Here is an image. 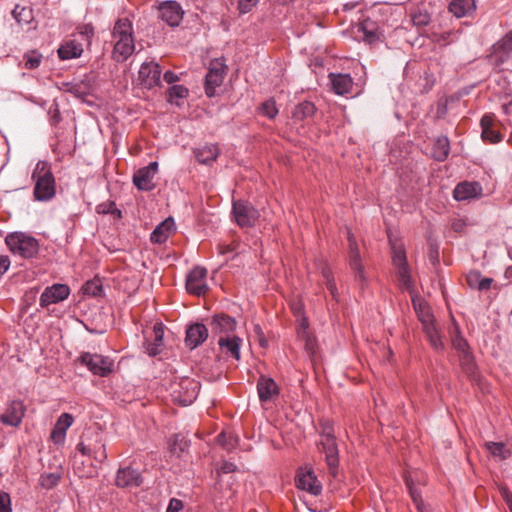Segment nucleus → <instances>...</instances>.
Here are the masks:
<instances>
[{
    "label": "nucleus",
    "instance_id": "60",
    "mask_svg": "<svg viewBox=\"0 0 512 512\" xmlns=\"http://www.w3.org/2000/svg\"><path fill=\"white\" fill-rule=\"evenodd\" d=\"M308 326H309V323H308L307 318L302 317V318L300 319V321H299V326H298V336H302V335H305V334H309Z\"/></svg>",
    "mask_w": 512,
    "mask_h": 512
},
{
    "label": "nucleus",
    "instance_id": "49",
    "mask_svg": "<svg viewBox=\"0 0 512 512\" xmlns=\"http://www.w3.org/2000/svg\"><path fill=\"white\" fill-rule=\"evenodd\" d=\"M259 110L264 116L268 117L269 119H273L278 114L276 103L272 99L265 101L260 106Z\"/></svg>",
    "mask_w": 512,
    "mask_h": 512
},
{
    "label": "nucleus",
    "instance_id": "44",
    "mask_svg": "<svg viewBox=\"0 0 512 512\" xmlns=\"http://www.w3.org/2000/svg\"><path fill=\"white\" fill-rule=\"evenodd\" d=\"M189 94L188 89L183 85H173L168 89V101L179 105L178 99L186 98Z\"/></svg>",
    "mask_w": 512,
    "mask_h": 512
},
{
    "label": "nucleus",
    "instance_id": "10",
    "mask_svg": "<svg viewBox=\"0 0 512 512\" xmlns=\"http://www.w3.org/2000/svg\"><path fill=\"white\" fill-rule=\"evenodd\" d=\"M510 59H512V31L493 45L489 55L490 62L497 67Z\"/></svg>",
    "mask_w": 512,
    "mask_h": 512
},
{
    "label": "nucleus",
    "instance_id": "57",
    "mask_svg": "<svg viewBox=\"0 0 512 512\" xmlns=\"http://www.w3.org/2000/svg\"><path fill=\"white\" fill-rule=\"evenodd\" d=\"M451 226L456 233H463L466 227V222L463 219H454Z\"/></svg>",
    "mask_w": 512,
    "mask_h": 512
},
{
    "label": "nucleus",
    "instance_id": "19",
    "mask_svg": "<svg viewBox=\"0 0 512 512\" xmlns=\"http://www.w3.org/2000/svg\"><path fill=\"white\" fill-rule=\"evenodd\" d=\"M139 79L147 88H152L160 83L161 68L153 61L144 62L139 69Z\"/></svg>",
    "mask_w": 512,
    "mask_h": 512
},
{
    "label": "nucleus",
    "instance_id": "55",
    "mask_svg": "<svg viewBox=\"0 0 512 512\" xmlns=\"http://www.w3.org/2000/svg\"><path fill=\"white\" fill-rule=\"evenodd\" d=\"M358 31L363 32L364 40L368 42H372L376 38V34L372 29H368L367 24L365 22L361 23L358 27Z\"/></svg>",
    "mask_w": 512,
    "mask_h": 512
},
{
    "label": "nucleus",
    "instance_id": "43",
    "mask_svg": "<svg viewBox=\"0 0 512 512\" xmlns=\"http://www.w3.org/2000/svg\"><path fill=\"white\" fill-rule=\"evenodd\" d=\"M15 20L20 24H29L33 19L32 9L16 5L12 11Z\"/></svg>",
    "mask_w": 512,
    "mask_h": 512
},
{
    "label": "nucleus",
    "instance_id": "18",
    "mask_svg": "<svg viewBox=\"0 0 512 512\" xmlns=\"http://www.w3.org/2000/svg\"><path fill=\"white\" fill-rule=\"evenodd\" d=\"M70 288L65 284H54L45 288L40 296V305L47 307L51 304L58 303L68 298Z\"/></svg>",
    "mask_w": 512,
    "mask_h": 512
},
{
    "label": "nucleus",
    "instance_id": "51",
    "mask_svg": "<svg viewBox=\"0 0 512 512\" xmlns=\"http://www.w3.org/2000/svg\"><path fill=\"white\" fill-rule=\"evenodd\" d=\"M299 338L304 341V347H305V350L307 351V353L309 355H313L316 352V347H317L315 337L309 333V334L299 336Z\"/></svg>",
    "mask_w": 512,
    "mask_h": 512
},
{
    "label": "nucleus",
    "instance_id": "61",
    "mask_svg": "<svg viewBox=\"0 0 512 512\" xmlns=\"http://www.w3.org/2000/svg\"><path fill=\"white\" fill-rule=\"evenodd\" d=\"M10 266V260L8 256H0V276L3 275Z\"/></svg>",
    "mask_w": 512,
    "mask_h": 512
},
{
    "label": "nucleus",
    "instance_id": "41",
    "mask_svg": "<svg viewBox=\"0 0 512 512\" xmlns=\"http://www.w3.org/2000/svg\"><path fill=\"white\" fill-rule=\"evenodd\" d=\"M460 359V365L462 368V371L471 379L476 380L477 378V366L474 361V358L472 354L466 353L459 356Z\"/></svg>",
    "mask_w": 512,
    "mask_h": 512
},
{
    "label": "nucleus",
    "instance_id": "5",
    "mask_svg": "<svg viewBox=\"0 0 512 512\" xmlns=\"http://www.w3.org/2000/svg\"><path fill=\"white\" fill-rule=\"evenodd\" d=\"M9 250L22 258H32L38 253V241L25 233L14 232L10 233L5 238Z\"/></svg>",
    "mask_w": 512,
    "mask_h": 512
},
{
    "label": "nucleus",
    "instance_id": "3",
    "mask_svg": "<svg viewBox=\"0 0 512 512\" xmlns=\"http://www.w3.org/2000/svg\"><path fill=\"white\" fill-rule=\"evenodd\" d=\"M319 450L325 455L329 473L336 477L339 466V450L333 426L329 421L320 423Z\"/></svg>",
    "mask_w": 512,
    "mask_h": 512
},
{
    "label": "nucleus",
    "instance_id": "14",
    "mask_svg": "<svg viewBox=\"0 0 512 512\" xmlns=\"http://www.w3.org/2000/svg\"><path fill=\"white\" fill-rule=\"evenodd\" d=\"M296 487L317 496L322 491V485L312 469L300 470L295 478Z\"/></svg>",
    "mask_w": 512,
    "mask_h": 512
},
{
    "label": "nucleus",
    "instance_id": "48",
    "mask_svg": "<svg viewBox=\"0 0 512 512\" xmlns=\"http://www.w3.org/2000/svg\"><path fill=\"white\" fill-rule=\"evenodd\" d=\"M60 480V474L58 473H47L40 476L39 482L43 488L51 489L55 487Z\"/></svg>",
    "mask_w": 512,
    "mask_h": 512
},
{
    "label": "nucleus",
    "instance_id": "52",
    "mask_svg": "<svg viewBox=\"0 0 512 512\" xmlns=\"http://www.w3.org/2000/svg\"><path fill=\"white\" fill-rule=\"evenodd\" d=\"M0 512H12L10 496L4 491H0Z\"/></svg>",
    "mask_w": 512,
    "mask_h": 512
},
{
    "label": "nucleus",
    "instance_id": "45",
    "mask_svg": "<svg viewBox=\"0 0 512 512\" xmlns=\"http://www.w3.org/2000/svg\"><path fill=\"white\" fill-rule=\"evenodd\" d=\"M96 212L98 214H111L118 218H121L122 213L121 211L116 207V204L114 201H105L96 206Z\"/></svg>",
    "mask_w": 512,
    "mask_h": 512
},
{
    "label": "nucleus",
    "instance_id": "25",
    "mask_svg": "<svg viewBox=\"0 0 512 512\" xmlns=\"http://www.w3.org/2000/svg\"><path fill=\"white\" fill-rule=\"evenodd\" d=\"M142 482L141 474L131 467L119 469L116 475L115 483L118 487H137Z\"/></svg>",
    "mask_w": 512,
    "mask_h": 512
},
{
    "label": "nucleus",
    "instance_id": "36",
    "mask_svg": "<svg viewBox=\"0 0 512 512\" xmlns=\"http://www.w3.org/2000/svg\"><path fill=\"white\" fill-rule=\"evenodd\" d=\"M485 447L492 457L501 461L508 459L512 454V450L503 442H486Z\"/></svg>",
    "mask_w": 512,
    "mask_h": 512
},
{
    "label": "nucleus",
    "instance_id": "17",
    "mask_svg": "<svg viewBox=\"0 0 512 512\" xmlns=\"http://www.w3.org/2000/svg\"><path fill=\"white\" fill-rule=\"evenodd\" d=\"M210 326L214 334L220 336L234 335L233 332L236 330L237 321L227 314L219 313L212 317Z\"/></svg>",
    "mask_w": 512,
    "mask_h": 512
},
{
    "label": "nucleus",
    "instance_id": "30",
    "mask_svg": "<svg viewBox=\"0 0 512 512\" xmlns=\"http://www.w3.org/2000/svg\"><path fill=\"white\" fill-rule=\"evenodd\" d=\"M405 484L418 512H431L424 504L421 491L416 486L415 480L411 474L405 476Z\"/></svg>",
    "mask_w": 512,
    "mask_h": 512
},
{
    "label": "nucleus",
    "instance_id": "4",
    "mask_svg": "<svg viewBox=\"0 0 512 512\" xmlns=\"http://www.w3.org/2000/svg\"><path fill=\"white\" fill-rule=\"evenodd\" d=\"M200 383L190 377L176 378L170 384L173 400L183 406L190 405L197 398Z\"/></svg>",
    "mask_w": 512,
    "mask_h": 512
},
{
    "label": "nucleus",
    "instance_id": "22",
    "mask_svg": "<svg viewBox=\"0 0 512 512\" xmlns=\"http://www.w3.org/2000/svg\"><path fill=\"white\" fill-rule=\"evenodd\" d=\"M257 392L262 403L270 402L279 395V387L272 378L262 375L257 382Z\"/></svg>",
    "mask_w": 512,
    "mask_h": 512
},
{
    "label": "nucleus",
    "instance_id": "15",
    "mask_svg": "<svg viewBox=\"0 0 512 512\" xmlns=\"http://www.w3.org/2000/svg\"><path fill=\"white\" fill-rule=\"evenodd\" d=\"M183 10L176 1H164L159 5V16L169 26H178L183 18Z\"/></svg>",
    "mask_w": 512,
    "mask_h": 512
},
{
    "label": "nucleus",
    "instance_id": "23",
    "mask_svg": "<svg viewBox=\"0 0 512 512\" xmlns=\"http://www.w3.org/2000/svg\"><path fill=\"white\" fill-rule=\"evenodd\" d=\"M208 337V329L204 324L195 323L186 331L185 343L190 349L200 346Z\"/></svg>",
    "mask_w": 512,
    "mask_h": 512
},
{
    "label": "nucleus",
    "instance_id": "35",
    "mask_svg": "<svg viewBox=\"0 0 512 512\" xmlns=\"http://www.w3.org/2000/svg\"><path fill=\"white\" fill-rule=\"evenodd\" d=\"M450 151V142L446 136L438 137L432 147V157L437 161H444Z\"/></svg>",
    "mask_w": 512,
    "mask_h": 512
},
{
    "label": "nucleus",
    "instance_id": "32",
    "mask_svg": "<svg viewBox=\"0 0 512 512\" xmlns=\"http://www.w3.org/2000/svg\"><path fill=\"white\" fill-rule=\"evenodd\" d=\"M333 91L338 95L349 93L353 87V79L348 74H330Z\"/></svg>",
    "mask_w": 512,
    "mask_h": 512
},
{
    "label": "nucleus",
    "instance_id": "2",
    "mask_svg": "<svg viewBox=\"0 0 512 512\" xmlns=\"http://www.w3.org/2000/svg\"><path fill=\"white\" fill-rule=\"evenodd\" d=\"M31 177L34 181L33 198L35 201L47 202L55 197L56 182L48 162L38 161Z\"/></svg>",
    "mask_w": 512,
    "mask_h": 512
},
{
    "label": "nucleus",
    "instance_id": "11",
    "mask_svg": "<svg viewBox=\"0 0 512 512\" xmlns=\"http://www.w3.org/2000/svg\"><path fill=\"white\" fill-rule=\"evenodd\" d=\"M207 270L204 267H194L186 278V289L190 294L200 296L207 292L206 283Z\"/></svg>",
    "mask_w": 512,
    "mask_h": 512
},
{
    "label": "nucleus",
    "instance_id": "42",
    "mask_svg": "<svg viewBox=\"0 0 512 512\" xmlns=\"http://www.w3.org/2000/svg\"><path fill=\"white\" fill-rule=\"evenodd\" d=\"M315 110L316 108L312 102L304 101L295 107L292 116L294 119L301 121L313 116Z\"/></svg>",
    "mask_w": 512,
    "mask_h": 512
},
{
    "label": "nucleus",
    "instance_id": "20",
    "mask_svg": "<svg viewBox=\"0 0 512 512\" xmlns=\"http://www.w3.org/2000/svg\"><path fill=\"white\" fill-rule=\"evenodd\" d=\"M25 414V407L21 401H12L5 412L0 416V422L11 427H18Z\"/></svg>",
    "mask_w": 512,
    "mask_h": 512
},
{
    "label": "nucleus",
    "instance_id": "8",
    "mask_svg": "<svg viewBox=\"0 0 512 512\" xmlns=\"http://www.w3.org/2000/svg\"><path fill=\"white\" fill-rule=\"evenodd\" d=\"M226 75V66L219 60L210 63L208 72L205 77V93L211 98L215 96L216 88L219 87Z\"/></svg>",
    "mask_w": 512,
    "mask_h": 512
},
{
    "label": "nucleus",
    "instance_id": "7",
    "mask_svg": "<svg viewBox=\"0 0 512 512\" xmlns=\"http://www.w3.org/2000/svg\"><path fill=\"white\" fill-rule=\"evenodd\" d=\"M79 361L94 375L104 377L113 370V361L109 357L99 354L83 353Z\"/></svg>",
    "mask_w": 512,
    "mask_h": 512
},
{
    "label": "nucleus",
    "instance_id": "58",
    "mask_svg": "<svg viewBox=\"0 0 512 512\" xmlns=\"http://www.w3.org/2000/svg\"><path fill=\"white\" fill-rule=\"evenodd\" d=\"M254 333L255 335L257 336L258 338V341H259V344L262 346V347H265L267 345V341L264 337V333H263V330L261 328L260 325L256 324L254 326Z\"/></svg>",
    "mask_w": 512,
    "mask_h": 512
},
{
    "label": "nucleus",
    "instance_id": "62",
    "mask_svg": "<svg viewBox=\"0 0 512 512\" xmlns=\"http://www.w3.org/2000/svg\"><path fill=\"white\" fill-rule=\"evenodd\" d=\"M236 469H237V466L232 462H225L220 467V471L225 474L234 472V471H236Z\"/></svg>",
    "mask_w": 512,
    "mask_h": 512
},
{
    "label": "nucleus",
    "instance_id": "59",
    "mask_svg": "<svg viewBox=\"0 0 512 512\" xmlns=\"http://www.w3.org/2000/svg\"><path fill=\"white\" fill-rule=\"evenodd\" d=\"M494 123V118L492 115L486 114L481 118L480 125L482 130L487 128H492Z\"/></svg>",
    "mask_w": 512,
    "mask_h": 512
},
{
    "label": "nucleus",
    "instance_id": "64",
    "mask_svg": "<svg viewBox=\"0 0 512 512\" xmlns=\"http://www.w3.org/2000/svg\"><path fill=\"white\" fill-rule=\"evenodd\" d=\"M163 77H164V80H165L167 83H169V84L174 83V82H176V81H178V80H179L178 75H176V74H175L174 72H172V71H166V72L164 73V76H163Z\"/></svg>",
    "mask_w": 512,
    "mask_h": 512
},
{
    "label": "nucleus",
    "instance_id": "27",
    "mask_svg": "<svg viewBox=\"0 0 512 512\" xmlns=\"http://www.w3.org/2000/svg\"><path fill=\"white\" fill-rule=\"evenodd\" d=\"M164 328L161 323L154 325L152 334L146 339V352L150 356H156L161 352L163 346Z\"/></svg>",
    "mask_w": 512,
    "mask_h": 512
},
{
    "label": "nucleus",
    "instance_id": "50",
    "mask_svg": "<svg viewBox=\"0 0 512 512\" xmlns=\"http://www.w3.org/2000/svg\"><path fill=\"white\" fill-rule=\"evenodd\" d=\"M481 136L484 141H489L490 143H498L502 140L501 134L494 130L493 127L483 129Z\"/></svg>",
    "mask_w": 512,
    "mask_h": 512
},
{
    "label": "nucleus",
    "instance_id": "56",
    "mask_svg": "<svg viewBox=\"0 0 512 512\" xmlns=\"http://www.w3.org/2000/svg\"><path fill=\"white\" fill-rule=\"evenodd\" d=\"M182 508H183L182 501L179 499H176V498H172L169 502L167 511L179 512L180 510H182Z\"/></svg>",
    "mask_w": 512,
    "mask_h": 512
},
{
    "label": "nucleus",
    "instance_id": "53",
    "mask_svg": "<svg viewBox=\"0 0 512 512\" xmlns=\"http://www.w3.org/2000/svg\"><path fill=\"white\" fill-rule=\"evenodd\" d=\"M258 2L259 0H238V9L240 13H248Z\"/></svg>",
    "mask_w": 512,
    "mask_h": 512
},
{
    "label": "nucleus",
    "instance_id": "9",
    "mask_svg": "<svg viewBox=\"0 0 512 512\" xmlns=\"http://www.w3.org/2000/svg\"><path fill=\"white\" fill-rule=\"evenodd\" d=\"M392 263L397 270V276L403 288L409 289L411 286V276L407 264L404 248L399 245L392 247Z\"/></svg>",
    "mask_w": 512,
    "mask_h": 512
},
{
    "label": "nucleus",
    "instance_id": "1",
    "mask_svg": "<svg viewBox=\"0 0 512 512\" xmlns=\"http://www.w3.org/2000/svg\"><path fill=\"white\" fill-rule=\"evenodd\" d=\"M113 44L112 58L117 62L127 60L135 51L132 21L128 17L119 18L111 32Z\"/></svg>",
    "mask_w": 512,
    "mask_h": 512
},
{
    "label": "nucleus",
    "instance_id": "28",
    "mask_svg": "<svg viewBox=\"0 0 512 512\" xmlns=\"http://www.w3.org/2000/svg\"><path fill=\"white\" fill-rule=\"evenodd\" d=\"M174 230V220L172 218H167L153 230V232L150 235V240L153 243L161 244L168 239V237Z\"/></svg>",
    "mask_w": 512,
    "mask_h": 512
},
{
    "label": "nucleus",
    "instance_id": "29",
    "mask_svg": "<svg viewBox=\"0 0 512 512\" xmlns=\"http://www.w3.org/2000/svg\"><path fill=\"white\" fill-rule=\"evenodd\" d=\"M475 9V0H452L449 4V11L457 18L469 16Z\"/></svg>",
    "mask_w": 512,
    "mask_h": 512
},
{
    "label": "nucleus",
    "instance_id": "6",
    "mask_svg": "<svg viewBox=\"0 0 512 512\" xmlns=\"http://www.w3.org/2000/svg\"><path fill=\"white\" fill-rule=\"evenodd\" d=\"M232 214L242 228L254 226L259 218L258 210L249 202L242 200L233 202Z\"/></svg>",
    "mask_w": 512,
    "mask_h": 512
},
{
    "label": "nucleus",
    "instance_id": "24",
    "mask_svg": "<svg viewBox=\"0 0 512 512\" xmlns=\"http://www.w3.org/2000/svg\"><path fill=\"white\" fill-rule=\"evenodd\" d=\"M74 418L69 413L61 414L51 432V439L56 444H62L66 438L67 430L72 426Z\"/></svg>",
    "mask_w": 512,
    "mask_h": 512
},
{
    "label": "nucleus",
    "instance_id": "34",
    "mask_svg": "<svg viewBox=\"0 0 512 512\" xmlns=\"http://www.w3.org/2000/svg\"><path fill=\"white\" fill-rule=\"evenodd\" d=\"M466 281L470 288L483 291L490 288L493 280L488 277H482L479 271L473 270L467 274Z\"/></svg>",
    "mask_w": 512,
    "mask_h": 512
},
{
    "label": "nucleus",
    "instance_id": "40",
    "mask_svg": "<svg viewBox=\"0 0 512 512\" xmlns=\"http://www.w3.org/2000/svg\"><path fill=\"white\" fill-rule=\"evenodd\" d=\"M319 269L321 271V275H322V277L325 280L326 287L329 290L332 298L335 301H338L339 300V293H338V289L336 287V283H335V280H334L333 273H332L331 269L324 262H322L320 264Z\"/></svg>",
    "mask_w": 512,
    "mask_h": 512
},
{
    "label": "nucleus",
    "instance_id": "31",
    "mask_svg": "<svg viewBox=\"0 0 512 512\" xmlns=\"http://www.w3.org/2000/svg\"><path fill=\"white\" fill-rule=\"evenodd\" d=\"M84 48L73 38L65 41L58 49V55L62 60L78 58L82 55Z\"/></svg>",
    "mask_w": 512,
    "mask_h": 512
},
{
    "label": "nucleus",
    "instance_id": "16",
    "mask_svg": "<svg viewBox=\"0 0 512 512\" xmlns=\"http://www.w3.org/2000/svg\"><path fill=\"white\" fill-rule=\"evenodd\" d=\"M348 242L350 266L355 273V279L361 284H364L366 282V276L364 273L363 265L361 263L359 248L354 235L350 232H348Z\"/></svg>",
    "mask_w": 512,
    "mask_h": 512
},
{
    "label": "nucleus",
    "instance_id": "39",
    "mask_svg": "<svg viewBox=\"0 0 512 512\" xmlns=\"http://www.w3.org/2000/svg\"><path fill=\"white\" fill-rule=\"evenodd\" d=\"M430 345L435 350H442L444 348L443 341L436 329L434 323H430L428 320H424V329H423Z\"/></svg>",
    "mask_w": 512,
    "mask_h": 512
},
{
    "label": "nucleus",
    "instance_id": "13",
    "mask_svg": "<svg viewBox=\"0 0 512 512\" xmlns=\"http://www.w3.org/2000/svg\"><path fill=\"white\" fill-rule=\"evenodd\" d=\"M76 449L84 456L93 458L98 463H103L107 459L106 446L101 439H84L77 444Z\"/></svg>",
    "mask_w": 512,
    "mask_h": 512
},
{
    "label": "nucleus",
    "instance_id": "46",
    "mask_svg": "<svg viewBox=\"0 0 512 512\" xmlns=\"http://www.w3.org/2000/svg\"><path fill=\"white\" fill-rule=\"evenodd\" d=\"M217 442L226 450L231 451L237 446L238 439L233 434H227L226 432H221L217 436Z\"/></svg>",
    "mask_w": 512,
    "mask_h": 512
},
{
    "label": "nucleus",
    "instance_id": "38",
    "mask_svg": "<svg viewBox=\"0 0 512 512\" xmlns=\"http://www.w3.org/2000/svg\"><path fill=\"white\" fill-rule=\"evenodd\" d=\"M94 36V27L91 24H84L77 28L73 34V39L81 43V47H89Z\"/></svg>",
    "mask_w": 512,
    "mask_h": 512
},
{
    "label": "nucleus",
    "instance_id": "12",
    "mask_svg": "<svg viewBox=\"0 0 512 512\" xmlns=\"http://www.w3.org/2000/svg\"><path fill=\"white\" fill-rule=\"evenodd\" d=\"M158 172V162L154 161L147 166L139 168L133 175V184L142 191H151L155 188L153 179Z\"/></svg>",
    "mask_w": 512,
    "mask_h": 512
},
{
    "label": "nucleus",
    "instance_id": "54",
    "mask_svg": "<svg viewBox=\"0 0 512 512\" xmlns=\"http://www.w3.org/2000/svg\"><path fill=\"white\" fill-rule=\"evenodd\" d=\"M412 22L415 26H426L430 22V16L427 13H417L412 16Z\"/></svg>",
    "mask_w": 512,
    "mask_h": 512
},
{
    "label": "nucleus",
    "instance_id": "47",
    "mask_svg": "<svg viewBox=\"0 0 512 512\" xmlns=\"http://www.w3.org/2000/svg\"><path fill=\"white\" fill-rule=\"evenodd\" d=\"M23 58L25 60V68L31 70L39 67L43 57L38 51L32 50L25 53Z\"/></svg>",
    "mask_w": 512,
    "mask_h": 512
},
{
    "label": "nucleus",
    "instance_id": "33",
    "mask_svg": "<svg viewBox=\"0 0 512 512\" xmlns=\"http://www.w3.org/2000/svg\"><path fill=\"white\" fill-rule=\"evenodd\" d=\"M194 155L199 163L210 164L217 159L219 155V149L217 145L206 144L200 148L195 149Z\"/></svg>",
    "mask_w": 512,
    "mask_h": 512
},
{
    "label": "nucleus",
    "instance_id": "63",
    "mask_svg": "<svg viewBox=\"0 0 512 512\" xmlns=\"http://www.w3.org/2000/svg\"><path fill=\"white\" fill-rule=\"evenodd\" d=\"M419 320L421 321L423 327H424V320H426V321L428 320L430 323H434L433 315H431L428 310H422L419 313Z\"/></svg>",
    "mask_w": 512,
    "mask_h": 512
},
{
    "label": "nucleus",
    "instance_id": "26",
    "mask_svg": "<svg viewBox=\"0 0 512 512\" xmlns=\"http://www.w3.org/2000/svg\"><path fill=\"white\" fill-rule=\"evenodd\" d=\"M482 194V187L478 182H462L454 189V198L457 201H465L476 198Z\"/></svg>",
    "mask_w": 512,
    "mask_h": 512
},
{
    "label": "nucleus",
    "instance_id": "21",
    "mask_svg": "<svg viewBox=\"0 0 512 512\" xmlns=\"http://www.w3.org/2000/svg\"><path fill=\"white\" fill-rule=\"evenodd\" d=\"M242 343V338L236 335L220 336L218 339L221 352L227 357H231L237 361L241 358L240 349Z\"/></svg>",
    "mask_w": 512,
    "mask_h": 512
},
{
    "label": "nucleus",
    "instance_id": "37",
    "mask_svg": "<svg viewBox=\"0 0 512 512\" xmlns=\"http://www.w3.org/2000/svg\"><path fill=\"white\" fill-rule=\"evenodd\" d=\"M451 342L454 349H456L460 355L470 352L468 342L461 336L459 326L453 322L452 328L450 329Z\"/></svg>",
    "mask_w": 512,
    "mask_h": 512
}]
</instances>
